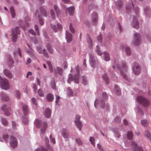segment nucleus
<instances>
[{
    "instance_id": "69168bd1",
    "label": "nucleus",
    "mask_w": 151,
    "mask_h": 151,
    "mask_svg": "<svg viewBox=\"0 0 151 151\" xmlns=\"http://www.w3.org/2000/svg\"><path fill=\"white\" fill-rule=\"evenodd\" d=\"M52 28L53 30L55 31V32H57L58 31V28L55 25H53L52 26Z\"/></svg>"
},
{
    "instance_id": "5701e85b",
    "label": "nucleus",
    "mask_w": 151,
    "mask_h": 151,
    "mask_svg": "<svg viewBox=\"0 0 151 151\" xmlns=\"http://www.w3.org/2000/svg\"><path fill=\"white\" fill-rule=\"evenodd\" d=\"M47 123L44 122L43 125V127L41 129V132L42 133L44 134L45 132L47 127Z\"/></svg>"
},
{
    "instance_id": "f03ea898",
    "label": "nucleus",
    "mask_w": 151,
    "mask_h": 151,
    "mask_svg": "<svg viewBox=\"0 0 151 151\" xmlns=\"http://www.w3.org/2000/svg\"><path fill=\"white\" fill-rule=\"evenodd\" d=\"M137 99L138 102L144 107H147L150 104V101L142 96H139Z\"/></svg>"
},
{
    "instance_id": "f3484780",
    "label": "nucleus",
    "mask_w": 151,
    "mask_h": 151,
    "mask_svg": "<svg viewBox=\"0 0 151 151\" xmlns=\"http://www.w3.org/2000/svg\"><path fill=\"white\" fill-rule=\"evenodd\" d=\"M87 40L88 43V47L90 48H91L93 45L92 41L89 35L88 34L87 35Z\"/></svg>"
},
{
    "instance_id": "39448f33",
    "label": "nucleus",
    "mask_w": 151,
    "mask_h": 151,
    "mask_svg": "<svg viewBox=\"0 0 151 151\" xmlns=\"http://www.w3.org/2000/svg\"><path fill=\"white\" fill-rule=\"evenodd\" d=\"M20 31L18 27H16L15 28L13 29L12 30V39L13 41L15 42L17 39V34L19 35Z\"/></svg>"
},
{
    "instance_id": "bf43d9fd",
    "label": "nucleus",
    "mask_w": 151,
    "mask_h": 151,
    "mask_svg": "<svg viewBox=\"0 0 151 151\" xmlns=\"http://www.w3.org/2000/svg\"><path fill=\"white\" fill-rule=\"evenodd\" d=\"M115 121L116 123L119 122L121 121L120 117L118 116L116 117L115 118Z\"/></svg>"
},
{
    "instance_id": "c85d7f7f",
    "label": "nucleus",
    "mask_w": 151,
    "mask_h": 151,
    "mask_svg": "<svg viewBox=\"0 0 151 151\" xmlns=\"http://www.w3.org/2000/svg\"><path fill=\"white\" fill-rule=\"evenodd\" d=\"M75 76L74 78L73 77V75L72 74H70V77L68 78V82L69 83H70L71 81L74 80L75 81V79H76Z\"/></svg>"
},
{
    "instance_id": "1a4fd4ad",
    "label": "nucleus",
    "mask_w": 151,
    "mask_h": 151,
    "mask_svg": "<svg viewBox=\"0 0 151 151\" xmlns=\"http://www.w3.org/2000/svg\"><path fill=\"white\" fill-rule=\"evenodd\" d=\"M6 104H4L1 107L2 110L4 111L5 115L8 116L10 115V111L11 109L10 108H7L6 109Z\"/></svg>"
},
{
    "instance_id": "f8f14e48",
    "label": "nucleus",
    "mask_w": 151,
    "mask_h": 151,
    "mask_svg": "<svg viewBox=\"0 0 151 151\" xmlns=\"http://www.w3.org/2000/svg\"><path fill=\"white\" fill-rule=\"evenodd\" d=\"M90 56V61L92 67H94L95 64L96 62L95 59L92 53L89 54Z\"/></svg>"
},
{
    "instance_id": "13d9d810",
    "label": "nucleus",
    "mask_w": 151,
    "mask_h": 151,
    "mask_svg": "<svg viewBox=\"0 0 151 151\" xmlns=\"http://www.w3.org/2000/svg\"><path fill=\"white\" fill-rule=\"evenodd\" d=\"M15 93H16V97L18 98L19 99L20 98V92L19 91H15Z\"/></svg>"
},
{
    "instance_id": "f704fd0d",
    "label": "nucleus",
    "mask_w": 151,
    "mask_h": 151,
    "mask_svg": "<svg viewBox=\"0 0 151 151\" xmlns=\"http://www.w3.org/2000/svg\"><path fill=\"white\" fill-rule=\"evenodd\" d=\"M1 123L4 126H7L8 124V122L7 120L4 118H2L1 119Z\"/></svg>"
},
{
    "instance_id": "4d7b16f0",
    "label": "nucleus",
    "mask_w": 151,
    "mask_h": 151,
    "mask_svg": "<svg viewBox=\"0 0 151 151\" xmlns=\"http://www.w3.org/2000/svg\"><path fill=\"white\" fill-rule=\"evenodd\" d=\"M31 101H32V103L37 106V103L36 99L35 98H32L31 99Z\"/></svg>"
},
{
    "instance_id": "5fc2aeb1",
    "label": "nucleus",
    "mask_w": 151,
    "mask_h": 151,
    "mask_svg": "<svg viewBox=\"0 0 151 151\" xmlns=\"http://www.w3.org/2000/svg\"><path fill=\"white\" fill-rule=\"evenodd\" d=\"M51 14L52 17L53 18V19H55V13L54 11L52 9H51Z\"/></svg>"
},
{
    "instance_id": "ea45409f",
    "label": "nucleus",
    "mask_w": 151,
    "mask_h": 151,
    "mask_svg": "<svg viewBox=\"0 0 151 151\" xmlns=\"http://www.w3.org/2000/svg\"><path fill=\"white\" fill-rule=\"evenodd\" d=\"M142 124L144 127H147L148 125L147 121L146 120H143L141 122Z\"/></svg>"
},
{
    "instance_id": "6ab92c4d",
    "label": "nucleus",
    "mask_w": 151,
    "mask_h": 151,
    "mask_svg": "<svg viewBox=\"0 0 151 151\" xmlns=\"http://www.w3.org/2000/svg\"><path fill=\"white\" fill-rule=\"evenodd\" d=\"M22 109L24 114L27 115L28 113V106L26 104H23L22 106Z\"/></svg>"
},
{
    "instance_id": "aec40b11",
    "label": "nucleus",
    "mask_w": 151,
    "mask_h": 151,
    "mask_svg": "<svg viewBox=\"0 0 151 151\" xmlns=\"http://www.w3.org/2000/svg\"><path fill=\"white\" fill-rule=\"evenodd\" d=\"M133 26L136 28H138L139 27V22L137 19L136 18L134 17L133 18Z\"/></svg>"
},
{
    "instance_id": "72a5a7b5",
    "label": "nucleus",
    "mask_w": 151,
    "mask_h": 151,
    "mask_svg": "<svg viewBox=\"0 0 151 151\" xmlns=\"http://www.w3.org/2000/svg\"><path fill=\"white\" fill-rule=\"evenodd\" d=\"M103 78L107 83H109V79L106 74H104L103 76Z\"/></svg>"
},
{
    "instance_id": "6e6552de",
    "label": "nucleus",
    "mask_w": 151,
    "mask_h": 151,
    "mask_svg": "<svg viewBox=\"0 0 151 151\" xmlns=\"http://www.w3.org/2000/svg\"><path fill=\"white\" fill-rule=\"evenodd\" d=\"M135 38L134 41V44L136 45H139L141 43L140 35L138 33L134 34Z\"/></svg>"
},
{
    "instance_id": "58836bf2",
    "label": "nucleus",
    "mask_w": 151,
    "mask_h": 151,
    "mask_svg": "<svg viewBox=\"0 0 151 151\" xmlns=\"http://www.w3.org/2000/svg\"><path fill=\"white\" fill-rule=\"evenodd\" d=\"M2 99L4 101H7L9 99V98L5 94H3L1 96Z\"/></svg>"
},
{
    "instance_id": "c756f323",
    "label": "nucleus",
    "mask_w": 151,
    "mask_h": 151,
    "mask_svg": "<svg viewBox=\"0 0 151 151\" xmlns=\"http://www.w3.org/2000/svg\"><path fill=\"white\" fill-rule=\"evenodd\" d=\"M54 9L56 12V14L57 15L58 17H59V14L60 13V12L57 7V6L56 5H54Z\"/></svg>"
},
{
    "instance_id": "393cba45",
    "label": "nucleus",
    "mask_w": 151,
    "mask_h": 151,
    "mask_svg": "<svg viewBox=\"0 0 151 151\" xmlns=\"http://www.w3.org/2000/svg\"><path fill=\"white\" fill-rule=\"evenodd\" d=\"M104 55L105 60L106 61H109L110 59V57L109 53L105 52H104Z\"/></svg>"
},
{
    "instance_id": "0e129e2a",
    "label": "nucleus",
    "mask_w": 151,
    "mask_h": 151,
    "mask_svg": "<svg viewBox=\"0 0 151 151\" xmlns=\"http://www.w3.org/2000/svg\"><path fill=\"white\" fill-rule=\"evenodd\" d=\"M97 147L99 150L101 151H103V149L99 144L97 145Z\"/></svg>"
},
{
    "instance_id": "a211bd4d",
    "label": "nucleus",
    "mask_w": 151,
    "mask_h": 151,
    "mask_svg": "<svg viewBox=\"0 0 151 151\" xmlns=\"http://www.w3.org/2000/svg\"><path fill=\"white\" fill-rule=\"evenodd\" d=\"M37 51L39 53H43L44 55L47 58H48V53L47 52L46 50L45 49H43L42 51L40 48H37Z\"/></svg>"
},
{
    "instance_id": "f257e3e1",
    "label": "nucleus",
    "mask_w": 151,
    "mask_h": 151,
    "mask_svg": "<svg viewBox=\"0 0 151 151\" xmlns=\"http://www.w3.org/2000/svg\"><path fill=\"white\" fill-rule=\"evenodd\" d=\"M3 138L5 141L7 142L8 141V139L10 140V143L11 146L13 148H15L17 145V141L15 137L12 136H10L9 137L7 134L4 135Z\"/></svg>"
},
{
    "instance_id": "20e7f679",
    "label": "nucleus",
    "mask_w": 151,
    "mask_h": 151,
    "mask_svg": "<svg viewBox=\"0 0 151 151\" xmlns=\"http://www.w3.org/2000/svg\"><path fill=\"white\" fill-rule=\"evenodd\" d=\"M0 76V80H1L0 82V86L1 88L4 89H7L9 88V85L8 80L6 79H2Z\"/></svg>"
},
{
    "instance_id": "dca6fc26",
    "label": "nucleus",
    "mask_w": 151,
    "mask_h": 151,
    "mask_svg": "<svg viewBox=\"0 0 151 151\" xmlns=\"http://www.w3.org/2000/svg\"><path fill=\"white\" fill-rule=\"evenodd\" d=\"M66 38L67 39V42H70L72 39V36L71 34L67 31L66 34Z\"/></svg>"
},
{
    "instance_id": "7ed1b4c3",
    "label": "nucleus",
    "mask_w": 151,
    "mask_h": 151,
    "mask_svg": "<svg viewBox=\"0 0 151 151\" xmlns=\"http://www.w3.org/2000/svg\"><path fill=\"white\" fill-rule=\"evenodd\" d=\"M119 70L121 74L124 78L126 79L127 80V77L124 73L127 70V67L125 63L122 62L121 67H120Z\"/></svg>"
},
{
    "instance_id": "864d4df0",
    "label": "nucleus",
    "mask_w": 151,
    "mask_h": 151,
    "mask_svg": "<svg viewBox=\"0 0 151 151\" xmlns=\"http://www.w3.org/2000/svg\"><path fill=\"white\" fill-rule=\"evenodd\" d=\"M70 31L72 32L73 33H74L75 32V31L74 28L72 26V24L71 23L70 24Z\"/></svg>"
},
{
    "instance_id": "774afa93",
    "label": "nucleus",
    "mask_w": 151,
    "mask_h": 151,
    "mask_svg": "<svg viewBox=\"0 0 151 151\" xmlns=\"http://www.w3.org/2000/svg\"><path fill=\"white\" fill-rule=\"evenodd\" d=\"M57 27L58 28V29L59 30L61 29L62 28V25L60 24H57Z\"/></svg>"
},
{
    "instance_id": "37998d69",
    "label": "nucleus",
    "mask_w": 151,
    "mask_h": 151,
    "mask_svg": "<svg viewBox=\"0 0 151 151\" xmlns=\"http://www.w3.org/2000/svg\"><path fill=\"white\" fill-rule=\"evenodd\" d=\"M38 93L39 96L42 97L44 96V93L42 89H40L38 91Z\"/></svg>"
},
{
    "instance_id": "a878e982",
    "label": "nucleus",
    "mask_w": 151,
    "mask_h": 151,
    "mask_svg": "<svg viewBox=\"0 0 151 151\" xmlns=\"http://www.w3.org/2000/svg\"><path fill=\"white\" fill-rule=\"evenodd\" d=\"M10 12L12 17L13 18H14L15 15V13L14 9L13 7H11L10 8Z\"/></svg>"
},
{
    "instance_id": "052dcab7",
    "label": "nucleus",
    "mask_w": 151,
    "mask_h": 151,
    "mask_svg": "<svg viewBox=\"0 0 151 151\" xmlns=\"http://www.w3.org/2000/svg\"><path fill=\"white\" fill-rule=\"evenodd\" d=\"M29 32L31 33V34L34 35H36V34L35 32L32 29H30L29 30Z\"/></svg>"
},
{
    "instance_id": "412c9836",
    "label": "nucleus",
    "mask_w": 151,
    "mask_h": 151,
    "mask_svg": "<svg viewBox=\"0 0 151 151\" xmlns=\"http://www.w3.org/2000/svg\"><path fill=\"white\" fill-rule=\"evenodd\" d=\"M74 9L75 8L73 6L66 8V10L68 12L69 15L71 16H72L73 15Z\"/></svg>"
},
{
    "instance_id": "cd10ccee",
    "label": "nucleus",
    "mask_w": 151,
    "mask_h": 151,
    "mask_svg": "<svg viewBox=\"0 0 151 151\" xmlns=\"http://www.w3.org/2000/svg\"><path fill=\"white\" fill-rule=\"evenodd\" d=\"M133 136V133L130 131L128 132L127 134V138L129 140H131L132 139Z\"/></svg>"
},
{
    "instance_id": "b1692460",
    "label": "nucleus",
    "mask_w": 151,
    "mask_h": 151,
    "mask_svg": "<svg viewBox=\"0 0 151 151\" xmlns=\"http://www.w3.org/2000/svg\"><path fill=\"white\" fill-rule=\"evenodd\" d=\"M47 99L49 101H51L53 100V95L51 93H48L47 96Z\"/></svg>"
},
{
    "instance_id": "2eb2a0df",
    "label": "nucleus",
    "mask_w": 151,
    "mask_h": 151,
    "mask_svg": "<svg viewBox=\"0 0 151 151\" xmlns=\"http://www.w3.org/2000/svg\"><path fill=\"white\" fill-rule=\"evenodd\" d=\"M4 73L5 75L8 78H11L12 75L11 72L7 69H5L4 71Z\"/></svg>"
},
{
    "instance_id": "4be33fe9",
    "label": "nucleus",
    "mask_w": 151,
    "mask_h": 151,
    "mask_svg": "<svg viewBox=\"0 0 151 151\" xmlns=\"http://www.w3.org/2000/svg\"><path fill=\"white\" fill-rule=\"evenodd\" d=\"M51 114V110L49 108H47L45 109V115L47 118H49Z\"/></svg>"
},
{
    "instance_id": "a18cd8bd",
    "label": "nucleus",
    "mask_w": 151,
    "mask_h": 151,
    "mask_svg": "<svg viewBox=\"0 0 151 151\" xmlns=\"http://www.w3.org/2000/svg\"><path fill=\"white\" fill-rule=\"evenodd\" d=\"M89 141L91 142V144L93 146L95 145V139L93 137H90Z\"/></svg>"
},
{
    "instance_id": "2f4dec72",
    "label": "nucleus",
    "mask_w": 151,
    "mask_h": 151,
    "mask_svg": "<svg viewBox=\"0 0 151 151\" xmlns=\"http://www.w3.org/2000/svg\"><path fill=\"white\" fill-rule=\"evenodd\" d=\"M40 121L39 120L36 119L35 122V125L38 128L40 127Z\"/></svg>"
},
{
    "instance_id": "603ef678",
    "label": "nucleus",
    "mask_w": 151,
    "mask_h": 151,
    "mask_svg": "<svg viewBox=\"0 0 151 151\" xmlns=\"http://www.w3.org/2000/svg\"><path fill=\"white\" fill-rule=\"evenodd\" d=\"M76 141L78 145H81L82 144V141L80 139L78 138L76 139Z\"/></svg>"
},
{
    "instance_id": "6e6d98bb",
    "label": "nucleus",
    "mask_w": 151,
    "mask_h": 151,
    "mask_svg": "<svg viewBox=\"0 0 151 151\" xmlns=\"http://www.w3.org/2000/svg\"><path fill=\"white\" fill-rule=\"evenodd\" d=\"M50 141H51L54 144H55V143L56 142L55 139L54 137H52V135L51 134L50 136Z\"/></svg>"
},
{
    "instance_id": "c9c22d12",
    "label": "nucleus",
    "mask_w": 151,
    "mask_h": 151,
    "mask_svg": "<svg viewBox=\"0 0 151 151\" xmlns=\"http://www.w3.org/2000/svg\"><path fill=\"white\" fill-rule=\"evenodd\" d=\"M96 51L97 53L99 55H102L103 53L100 50L99 46L97 45L96 46Z\"/></svg>"
},
{
    "instance_id": "4468645a",
    "label": "nucleus",
    "mask_w": 151,
    "mask_h": 151,
    "mask_svg": "<svg viewBox=\"0 0 151 151\" xmlns=\"http://www.w3.org/2000/svg\"><path fill=\"white\" fill-rule=\"evenodd\" d=\"M132 145L134 148L133 151H143L142 148L138 147L135 142H132Z\"/></svg>"
},
{
    "instance_id": "a19ab883",
    "label": "nucleus",
    "mask_w": 151,
    "mask_h": 151,
    "mask_svg": "<svg viewBox=\"0 0 151 151\" xmlns=\"http://www.w3.org/2000/svg\"><path fill=\"white\" fill-rule=\"evenodd\" d=\"M47 64L49 66L50 70L51 72H53V69L50 62L49 61L47 62Z\"/></svg>"
},
{
    "instance_id": "de8ad7c7",
    "label": "nucleus",
    "mask_w": 151,
    "mask_h": 151,
    "mask_svg": "<svg viewBox=\"0 0 151 151\" xmlns=\"http://www.w3.org/2000/svg\"><path fill=\"white\" fill-rule=\"evenodd\" d=\"M35 151H48L47 150L43 147H42L41 149H37Z\"/></svg>"
},
{
    "instance_id": "ddd939ff",
    "label": "nucleus",
    "mask_w": 151,
    "mask_h": 151,
    "mask_svg": "<svg viewBox=\"0 0 151 151\" xmlns=\"http://www.w3.org/2000/svg\"><path fill=\"white\" fill-rule=\"evenodd\" d=\"M76 69L77 74L75 75L76 78L75 79V80L76 83H78L79 82V67L78 65H77L76 66Z\"/></svg>"
},
{
    "instance_id": "3c124183",
    "label": "nucleus",
    "mask_w": 151,
    "mask_h": 151,
    "mask_svg": "<svg viewBox=\"0 0 151 151\" xmlns=\"http://www.w3.org/2000/svg\"><path fill=\"white\" fill-rule=\"evenodd\" d=\"M82 83L84 85H86L87 84V81L86 78L84 76L82 77Z\"/></svg>"
},
{
    "instance_id": "49530a36",
    "label": "nucleus",
    "mask_w": 151,
    "mask_h": 151,
    "mask_svg": "<svg viewBox=\"0 0 151 151\" xmlns=\"http://www.w3.org/2000/svg\"><path fill=\"white\" fill-rule=\"evenodd\" d=\"M39 20L40 24L41 25H42L44 24V22L40 15H39Z\"/></svg>"
},
{
    "instance_id": "338daca9",
    "label": "nucleus",
    "mask_w": 151,
    "mask_h": 151,
    "mask_svg": "<svg viewBox=\"0 0 151 151\" xmlns=\"http://www.w3.org/2000/svg\"><path fill=\"white\" fill-rule=\"evenodd\" d=\"M12 125L14 129H15L16 127V124L15 122L14 121H12Z\"/></svg>"
},
{
    "instance_id": "423d86ee",
    "label": "nucleus",
    "mask_w": 151,
    "mask_h": 151,
    "mask_svg": "<svg viewBox=\"0 0 151 151\" xmlns=\"http://www.w3.org/2000/svg\"><path fill=\"white\" fill-rule=\"evenodd\" d=\"M133 70L135 75H139L140 73V66L137 63H134L133 65Z\"/></svg>"
},
{
    "instance_id": "9b49d317",
    "label": "nucleus",
    "mask_w": 151,
    "mask_h": 151,
    "mask_svg": "<svg viewBox=\"0 0 151 151\" xmlns=\"http://www.w3.org/2000/svg\"><path fill=\"white\" fill-rule=\"evenodd\" d=\"M92 22L93 24H96L98 21V15L96 12L93 13L92 15Z\"/></svg>"
},
{
    "instance_id": "9d476101",
    "label": "nucleus",
    "mask_w": 151,
    "mask_h": 151,
    "mask_svg": "<svg viewBox=\"0 0 151 151\" xmlns=\"http://www.w3.org/2000/svg\"><path fill=\"white\" fill-rule=\"evenodd\" d=\"M28 47L30 49L29 50H27V52L30 57L34 60H36V57L35 54L33 53L32 50L30 46L27 44Z\"/></svg>"
},
{
    "instance_id": "bb28decb",
    "label": "nucleus",
    "mask_w": 151,
    "mask_h": 151,
    "mask_svg": "<svg viewBox=\"0 0 151 151\" xmlns=\"http://www.w3.org/2000/svg\"><path fill=\"white\" fill-rule=\"evenodd\" d=\"M114 88L115 93L118 95H120L121 93V92L119 89L118 86L116 85H115V86Z\"/></svg>"
},
{
    "instance_id": "0eeeda50",
    "label": "nucleus",
    "mask_w": 151,
    "mask_h": 151,
    "mask_svg": "<svg viewBox=\"0 0 151 151\" xmlns=\"http://www.w3.org/2000/svg\"><path fill=\"white\" fill-rule=\"evenodd\" d=\"M80 118L81 117L79 115L77 114L76 115V120L75 121V122L80 130H81L82 126L81 122L79 121Z\"/></svg>"
},
{
    "instance_id": "e2e57ef3",
    "label": "nucleus",
    "mask_w": 151,
    "mask_h": 151,
    "mask_svg": "<svg viewBox=\"0 0 151 151\" xmlns=\"http://www.w3.org/2000/svg\"><path fill=\"white\" fill-rule=\"evenodd\" d=\"M17 53L19 54V56L21 57L22 56V53L20 48H18L17 49Z\"/></svg>"
},
{
    "instance_id": "c03bdc74",
    "label": "nucleus",
    "mask_w": 151,
    "mask_h": 151,
    "mask_svg": "<svg viewBox=\"0 0 151 151\" xmlns=\"http://www.w3.org/2000/svg\"><path fill=\"white\" fill-rule=\"evenodd\" d=\"M57 70L59 75H62L63 73V70L61 68L57 67Z\"/></svg>"
},
{
    "instance_id": "e433bc0d",
    "label": "nucleus",
    "mask_w": 151,
    "mask_h": 151,
    "mask_svg": "<svg viewBox=\"0 0 151 151\" xmlns=\"http://www.w3.org/2000/svg\"><path fill=\"white\" fill-rule=\"evenodd\" d=\"M145 134L147 137L149 139V140H151V135L149 132L147 131H146L145 132Z\"/></svg>"
},
{
    "instance_id": "09e8293b",
    "label": "nucleus",
    "mask_w": 151,
    "mask_h": 151,
    "mask_svg": "<svg viewBox=\"0 0 151 151\" xmlns=\"http://www.w3.org/2000/svg\"><path fill=\"white\" fill-rule=\"evenodd\" d=\"M35 30L37 32V35H39L40 33H39V28H38V26L37 25L35 24Z\"/></svg>"
},
{
    "instance_id": "8fccbe9b",
    "label": "nucleus",
    "mask_w": 151,
    "mask_h": 151,
    "mask_svg": "<svg viewBox=\"0 0 151 151\" xmlns=\"http://www.w3.org/2000/svg\"><path fill=\"white\" fill-rule=\"evenodd\" d=\"M102 97L104 100H106L108 98V96L106 93L105 92H103L102 93Z\"/></svg>"
},
{
    "instance_id": "473e14b6",
    "label": "nucleus",
    "mask_w": 151,
    "mask_h": 151,
    "mask_svg": "<svg viewBox=\"0 0 151 151\" xmlns=\"http://www.w3.org/2000/svg\"><path fill=\"white\" fill-rule=\"evenodd\" d=\"M40 9L43 15L46 17L47 15V13L45 10L42 7L40 8Z\"/></svg>"
},
{
    "instance_id": "79ce46f5",
    "label": "nucleus",
    "mask_w": 151,
    "mask_h": 151,
    "mask_svg": "<svg viewBox=\"0 0 151 151\" xmlns=\"http://www.w3.org/2000/svg\"><path fill=\"white\" fill-rule=\"evenodd\" d=\"M47 48L49 52L50 53H51V54L52 53L53 50H52V49L51 46L50 45L48 44L47 45Z\"/></svg>"
},
{
    "instance_id": "4c0bfd02",
    "label": "nucleus",
    "mask_w": 151,
    "mask_h": 151,
    "mask_svg": "<svg viewBox=\"0 0 151 151\" xmlns=\"http://www.w3.org/2000/svg\"><path fill=\"white\" fill-rule=\"evenodd\" d=\"M125 50L126 53L127 55H129L131 54V50L129 47H126L125 48Z\"/></svg>"
},
{
    "instance_id": "680f3d73",
    "label": "nucleus",
    "mask_w": 151,
    "mask_h": 151,
    "mask_svg": "<svg viewBox=\"0 0 151 151\" xmlns=\"http://www.w3.org/2000/svg\"><path fill=\"white\" fill-rule=\"evenodd\" d=\"M126 9L127 11H129L131 8V6L130 4H127L126 6Z\"/></svg>"
},
{
    "instance_id": "7c9ffc66",
    "label": "nucleus",
    "mask_w": 151,
    "mask_h": 151,
    "mask_svg": "<svg viewBox=\"0 0 151 151\" xmlns=\"http://www.w3.org/2000/svg\"><path fill=\"white\" fill-rule=\"evenodd\" d=\"M62 135L64 137L66 138L68 136V132L66 130H64L62 132Z\"/></svg>"
}]
</instances>
